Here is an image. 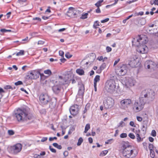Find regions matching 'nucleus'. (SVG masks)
<instances>
[{
	"mask_svg": "<svg viewBox=\"0 0 158 158\" xmlns=\"http://www.w3.org/2000/svg\"><path fill=\"white\" fill-rule=\"evenodd\" d=\"M155 93L152 90H145L141 93L139 101H135L133 106V109L135 112L141 110L145 103H149L153 101L155 98Z\"/></svg>",
	"mask_w": 158,
	"mask_h": 158,
	"instance_id": "nucleus-1",
	"label": "nucleus"
},
{
	"mask_svg": "<svg viewBox=\"0 0 158 158\" xmlns=\"http://www.w3.org/2000/svg\"><path fill=\"white\" fill-rule=\"evenodd\" d=\"M132 42L133 45L138 47L137 50L138 52L142 54L147 53L148 47L144 44L147 41L141 35H138V37L133 38Z\"/></svg>",
	"mask_w": 158,
	"mask_h": 158,
	"instance_id": "nucleus-2",
	"label": "nucleus"
},
{
	"mask_svg": "<svg viewBox=\"0 0 158 158\" xmlns=\"http://www.w3.org/2000/svg\"><path fill=\"white\" fill-rule=\"evenodd\" d=\"M105 88L107 92L115 95L119 94L120 91L118 84L113 79L107 81L105 84Z\"/></svg>",
	"mask_w": 158,
	"mask_h": 158,
	"instance_id": "nucleus-3",
	"label": "nucleus"
},
{
	"mask_svg": "<svg viewBox=\"0 0 158 158\" xmlns=\"http://www.w3.org/2000/svg\"><path fill=\"white\" fill-rule=\"evenodd\" d=\"M121 151L123 156L126 158H134L137 155L135 152V150L127 143L123 144Z\"/></svg>",
	"mask_w": 158,
	"mask_h": 158,
	"instance_id": "nucleus-4",
	"label": "nucleus"
},
{
	"mask_svg": "<svg viewBox=\"0 0 158 158\" xmlns=\"http://www.w3.org/2000/svg\"><path fill=\"white\" fill-rule=\"evenodd\" d=\"M14 116L19 122L29 120L31 118V117L28 114V111L24 109H17L15 111Z\"/></svg>",
	"mask_w": 158,
	"mask_h": 158,
	"instance_id": "nucleus-5",
	"label": "nucleus"
},
{
	"mask_svg": "<svg viewBox=\"0 0 158 158\" xmlns=\"http://www.w3.org/2000/svg\"><path fill=\"white\" fill-rule=\"evenodd\" d=\"M132 100L129 98H125L120 101V108L124 110H127L132 103Z\"/></svg>",
	"mask_w": 158,
	"mask_h": 158,
	"instance_id": "nucleus-6",
	"label": "nucleus"
},
{
	"mask_svg": "<svg viewBox=\"0 0 158 158\" xmlns=\"http://www.w3.org/2000/svg\"><path fill=\"white\" fill-rule=\"evenodd\" d=\"M39 100L42 105H46L50 101L51 97L47 94H42L40 96Z\"/></svg>",
	"mask_w": 158,
	"mask_h": 158,
	"instance_id": "nucleus-7",
	"label": "nucleus"
},
{
	"mask_svg": "<svg viewBox=\"0 0 158 158\" xmlns=\"http://www.w3.org/2000/svg\"><path fill=\"white\" fill-rule=\"evenodd\" d=\"M127 67L125 64H123L122 66H119L116 69V73L119 76H123L127 72Z\"/></svg>",
	"mask_w": 158,
	"mask_h": 158,
	"instance_id": "nucleus-8",
	"label": "nucleus"
},
{
	"mask_svg": "<svg viewBox=\"0 0 158 158\" xmlns=\"http://www.w3.org/2000/svg\"><path fill=\"white\" fill-rule=\"evenodd\" d=\"M114 100L111 98H107L106 101L104 102V106L106 109L111 108L114 106Z\"/></svg>",
	"mask_w": 158,
	"mask_h": 158,
	"instance_id": "nucleus-9",
	"label": "nucleus"
},
{
	"mask_svg": "<svg viewBox=\"0 0 158 158\" xmlns=\"http://www.w3.org/2000/svg\"><path fill=\"white\" fill-rule=\"evenodd\" d=\"M22 148L21 144L17 143L10 147L11 152L14 154H17L20 152Z\"/></svg>",
	"mask_w": 158,
	"mask_h": 158,
	"instance_id": "nucleus-10",
	"label": "nucleus"
},
{
	"mask_svg": "<svg viewBox=\"0 0 158 158\" xmlns=\"http://www.w3.org/2000/svg\"><path fill=\"white\" fill-rule=\"evenodd\" d=\"M40 72L38 71H33L28 73L27 77L29 79H35L39 77Z\"/></svg>",
	"mask_w": 158,
	"mask_h": 158,
	"instance_id": "nucleus-11",
	"label": "nucleus"
},
{
	"mask_svg": "<svg viewBox=\"0 0 158 158\" xmlns=\"http://www.w3.org/2000/svg\"><path fill=\"white\" fill-rule=\"evenodd\" d=\"M58 80L60 85H61L68 84L69 83V79L68 75L65 76L63 78L61 76H59Z\"/></svg>",
	"mask_w": 158,
	"mask_h": 158,
	"instance_id": "nucleus-12",
	"label": "nucleus"
},
{
	"mask_svg": "<svg viewBox=\"0 0 158 158\" xmlns=\"http://www.w3.org/2000/svg\"><path fill=\"white\" fill-rule=\"evenodd\" d=\"M79 110V106L77 105H74L71 106L69 109V111L71 114L73 115L77 114Z\"/></svg>",
	"mask_w": 158,
	"mask_h": 158,
	"instance_id": "nucleus-13",
	"label": "nucleus"
},
{
	"mask_svg": "<svg viewBox=\"0 0 158 158\" xmlns=\"http://www.w3.org/2000/svg\"><path fill=\"white\" fill-rule=\"evenodd\" d=\"M136 83L135 81L132 78H128L126 80L125 85L127 87L134 86Z\"/></svg>",
	"mask_w": 158,
	"mask_h": 158,
	"instance_id": "nucleus-14",
	"label": "nucleus"
},
{
	"mask_svg": "<svg viewBox=\"0 0 158 158\" xmlns=\"http://www.w3.org/2000/svg\"><path fill=\"white\" fill-rule=\"evenodd\" d=\"M156 65V64L151 60H147L144 64V66L145 68L147 67L148 69L150 68H153Z\"/></svg>",
	"mask_w": 158,
	"mask_h": 158,
	"instance_id": "nucleus-15",
	"label": "nucleus"
},
{
	"mask_svg": "<svg viewBox=\"0 0 158 158\" xmlns=\"http://www.w3.org/2000/svg\"><path fill=\"white\" fill-rule=\"evenodd\" d=\"M137 58L136 56H132V58H131L129 62V64L132 67H134L135 66V64L136 63V59Z\"/></svg>",
	"mask_w": 158,
	"mask_h": 158,
	"instance_id": "nucleus-16",
	"label": "nucleus"
},
{
	"mask_svg": "<svg viewBox=\"0 0 158 158\" xmlns=\"http://www.w3.org/2000/svg\"><path fill=\"white\" fill-rule=\"evenodd\" d=\"M61 89V85H54L52 88V89L54 93L56 94H58L60 91Z\"/></svg>",
	"mask_w": 158,
	"mask_h": 158,
	"instance_id": "nucleus-17",
	"label": "nucleus"
},
{
	"mask_svg": "<svg viewBox=\"0 0 158 158\" xmlns=\"http://www.w3.org/2000/svg\"><path fill=\"white\" fill-rule=\"evenodd\" d=\"M49 102V107L51 109L54 108L56 104V100L55 98H51V100Z\"/></svg>",
	"mask_w": 158,
	"mask_h": 158,
	"instance_id": "nucleus-18",
	"label": "nucleus"
},
{
	"mask_svg": "<svg viewBox=\"0 0 158 158\" xmlns=\"http://www.w3.org/2000/svg\"><path fill=\"white\" fill-rule=\"evenodd\" d=\"M100 76L98 75H96L94 79V84H96L97 82L99 81L100 80Z\"/></svg>",
	"mask_w": 158,
	"mask_h": 158,
	"instance_id": "nucleus-19",
	"label": "nucleus"
},
{
	"mask_svg": "<svg viewBox=\"0 0 158 158\" xmlns=\"http://www.w3.org/2000/svg\"><path fill=\"white\" fill-rule=\"evenodd\" d=\"M76 73L80 75H83L84 74V72L82 69H77L76 70Z\"/></svg>",
	"mask_w": 158,
	"mask_h": 158,
	"instance_id": "nucleus-20",
	"label": "nucleus"
},
{
	"mask_svg": "<svg viewBox=\"0 0 158 158\" xmlns=\"http://www.w3.org/2000/svg\"><path fill=\"white\" fill-rule=\"evenodd\" d=\"M106 65L105 63H103V64H102L100 67V70H98V72H97V73H100L101 72V71L103 70L104 68H105L106 67Z\"/></svg>",
	"mask_w": 158,
	"mask_h": 158,
	"instance_id": "nucleus-21",
	"label": "nucleus"
},
{
	"mask_svg": "<svg viewBox=\"0 0 158 158\" xmlns=\"http://www.w3.org/2000/svg\"><path fill=\"white\" fill-rule=\"evenodd\" d=\"M52 145L55 148L59 149H61L62 147L61 145H58L57 143H54Z\"/></svg>",
	"mask_w": 158,
	"mask_h": 158,
	"instance_id": "nucleus-22",
	"label": "nucleus"
},
{
	"mask_svg": "<svg viewBox=\"0 0 158 158\" xmlns=\"http://www.w3.org/2000/svg\"><path fill=\"white\" fill-rule=\"evenodd\" d=\"M103 2V0H100L98 1L95 4V5L97 7H99L102 5V3Z\"/></svg>",
	"mask_w": 158,
	"mask_h": 158,
	"instance_id": "nucleus-23",
	"label": "nucleus"
},
{
	"mask_svg": "<svg viewBox=\"0 0 158 158\" xmlns=\"http://www.w3.org/2000/svg\"><path fill=\"white\" fill-rule=\"evenodd\" d=\"M90 125L88 123V124H86L85 126L84 132L85 133H87V131L90 129Z\"/></svg>",
	"mask_w": 158,
	"mask_h": 158,
	"instance_id": "nucleus-24",
	"label": "nucleus"
},
{
	"mask_svg": "<svg viewBox=\"0 0 158 158\" xmlns=\"http://www.w3.org/2000/svg\"><path fill=\"white\" fill-rule=\"evenodd\" d=\"M108 153V151L106 150H104L101 152L100 154V156H103L106 155Z\"/></svg>",
	"mask_w": 158,
	"mask_h": 158,
	"instance_id": "nucleus-25",
	"label": "nucleus"
},
{
	"mask_svg": "<svg viewBox=\"0 0 158 158\" xmlns=\"http://www.w3.org/2000/svg\"><path fill=\"white\" fill-rule=\"evenodd\" d=\"M83 141V139L81 137H80L78 140L77 145V146L80 145Z\"/></svg>",
	"mask_w": 158,
	"mask_h": 158,
	"instance_id": "nucleus-26",
	"label": "nucleus"
},
{
	"mask_svg": "<svg viewBox=\"0 0 158 158\" xmlns=\"http://www.w3.org/2000/svg\"><path fill=\"white\" fill-rule=\"evenodd\" d=\"M125 123L123 121L120 122L118 125V127H123L125 126Z\"/></svg>",
	"mask_w": 158,
	"mask_h": 158,
	"instance_id": "nucleus-27",
	"label": "nucleus"
},
{
	"mask_svg": "<svg viewBox=\"0 0 158 158\" xmlns=\"http://www.w3.org/2000/svg\"><path fill=\"white\" fill-rule=\"evenodd\" d=\"M44 73L45 74H48L49 75H51L52 74L51 71L50 69H47V70H44Z\"/></svg>",
	"mask_w": 158,
	"mask_h": 158,
	"instance_id": "nucleus-28",
	"label": "nucleus"
},
{
	"mask_svg": "<svg viewBox=\"0 0 158 158\" xmlns=\"http://www.w3.org/2000/svg\"><path fill=\"white\" fill-rule=\"evenodd\" d=\"M127 137V134L126 133H122L120 135V137L122 138H126Z\"/></svg>",
	"mask_w": 158,
	"mask_h": 158,
	"instance_id": "nucleus-29",
	"label": "nucleus"
},
{
	"mask_svg": "<svg viewBox=\"0 0 158 158\" xmlns=\"http://www.w3.org/2000/svg\"><path fill=\"white\" fill-rule=\"evenodd\" d=\"M24 54V51L23 50H20L19 52L17 53L16 54L17 56H19L23 55Z\"/></svg>",
	"mask_w": 158,
	"mask_h": 158,
	"instance_id": "nucleus-30",
	"label": "nucleus"
},
{
	"mask_svg": "<svg viewBox=\"0 0 158 158\" xmlns=\"http://www.w3.org/2000/svg\"><path fill=\"white\" fill-rule=\"evenodd\" d=\"M114 141V139H108L105 142V143L106 144H111L112 142Z\"/></svg>",
	"mask_w": 158,
	"mask_h": 158,
	"instance_id": "nucleus-31",
	"label": "nucleus"
},
{
	"mask_svg": "<svg viewBox=\"0 0 158 158\" xmlns=\"http://www.w3.org/2000/svg\"><path fill=\"white\" fill-rule=\"evenodd\" d=\"M150 155L152 158H153L155 156V153L153 150L150 151Z\"/></svg>",
	"mask_w": 158,
	"mask_h": 158,
	"instance_id": "nucleus-32",
	"label": "nucleus"
},
{
	"mask_svg": "<svg viewBox=\"0 0 158 158\" xmlns=\"http://www.w3.org/2000/svg\"><path fill=\"white\" fill-rule=\"evenodd\" d=\"M88 14V13H85L84 14H82L81 16V19H85L87 18V16Z\"/></svg>",
	"mask_w": 158,
	"mask_h": 158,
	"instance_id": "nucleus-33",
	"label": "nucleus"
},
{
	"mask_svg": "<svg viewBox=\"0 0 158 158\" xmlns=\"http://www.w3.org/2000/svg\"><path fill=\"white\" fill-rule=\"evenodd\" d=\"M128 136L132 139H134L135 138V135L132 133H130L128 135Z\"/></svg>",
	"mask_w": 158,
	"mask_h": 158,
	"instance_id": "nucleus-34",
	"label": "nucleus"
},
{
	"mask_svg": "<svg viewBox=\"0 0 158 158\" xmlns=\"http://www.w3.org/2000/svg\"><path fill=\"white\" fill-rule=\"evenodd\" d=\"M0 31L1 32L5 33L8 32H11V30H6L5 29H2L0 30Z\"/></svg>",
	"mask_w": 158,
	"mask_h": 158,
	"instance_id": "nucleus-35",
	"label": "nucleus"
},
{
	"mask_svg": "<svg viewBox=\"0 0 158 158\" xmlns=\"http://www.w3.org/2000/svg\"><path fill=\"white\" fill-rule=\"evenodd\" d=\"M136 137L137 141L139 142L141 141V139L140 137V136L139 135L137 134V135H136Z\"/></svg>",
	"mask_w": 158,
	"mask_h": 158,
	"instance_id": "nucleus-36",
	"label": "nucleus"
},
{
	"mask_svg": "<svg viewBox=\"0 0 158 158\" xmlns=\"http://www.w3.org/2000/svg\"><path fill=\"white\" fill-rule=\"evenodd\" d=\"M8 133L9 135H13L15 134V132L12 130H9L8 131Z\"/></svg>",
	"mask_w": 158,
	"mask_h": 158,
	"instance_id": "nucleus-37",
	"label": "nucleus"
},
{
	"mask_svg": "<svg viewBox=\"0 0 158 158\" xmlns=\"http://www.w3.org/2000/svg\"><path fill=\"white\" fill-rule=\"evenodd\" d=\"M23 84L22 82L21 81H18L17 82H15V84L16 85H22Z\"/></svg>",
	"mask_w": 158,
	"mask_h": 158,
	"instance_id": "nucleus-38",
	"label": "nucleus"
},
{
	"mask_svg": "<svg viewBox=\"0 0 158 158\" xmlns=\"http://www.w3.org/2000/svg\"><path fill=\"white\" fill-rule=\"evenodd\" d=\"M4 88L5 89H13V88L10 85H6L4 87Z\"/></svg>",
	"mask_w": 158,
	"mask_h": 158,
	"instance_id": "nucleus-39",
	"label": "nucleus"
},
{
	"mask_svg": "<svg viewBox=\"0 0 158 158\" xmlns=\"http://www.w3.org/2000/svg\"><path fill=\"white\" fill-rule=\"evenodd\" d=\"M156 132L155 130H152V131L151 135L155 137L156 135Z\"/></svg>",
	"mask_w": 158,
	"mask_h": 158,
	"instance_id": "nucleus-40",
	"label": "nucleus"
},
{
	"mask_svg": "<svg viewBox=\"0 0 158 158\" xmlns=\"http://www.w3.org/2000/svg\"><path fill=\"white\" fill-rule=\"evenodd\" d=\"M49 149L50 151L52 152L56 153V149L54 148H52V146H49Z\"/></svg>",
	"mask_w": 158,
	"mask_h": 158,
	"instance_id": "nucleus-41",
	"label": "nucleus"
},
{
	"mask_svg": "<svg viewBox=\"0 0 158 158\" xmlns=\"http://www.w3.org/2000/svg\"><path fill=\"white\" fill-rule=\"evenodd\" d=\"M149 148L150 150V151L153 150V144L150 143L149 145Z\"/></svg>",
	"mask_w": 158,
	"mask_h": 158,
	"instance_id": "nucleus-42",
	"label": "nucleus"
},
{
	"mask_svg": "<svg viewBox=\"0 0 158 158\" xmlns=\"http://www.w3.org/2000/svg\"><path fill=\"white\" fill-rule=\"evenodd\" d=\"M84 94V90L81 89H79L78 92V94L82 95Z\"/></svg>",
	"mask_w": 158,
	"mask_h": 158,
	"instance_id": "nucleus-43",
	"label": "nucleus"
},
{
	"mask_svg": "<svg viewBox=\"0 0 158 158\" xmlns=\"http://www.w3.org/2000/svg\"><path fill=\"white\" fill-rule=\"evenodd\" d=\"M106 52H109L111 51L112 48H110L109 46H107L106 48Z\"/></svg>",
	"mask_w": 158,
	"mask_h": 158,
	"instance_id": "nucleus-44",
	"label": "nucleus"
},
{
	"mask_svg": "<svg viewBox=\"0 0 158 158\" xmlns=\"http://www.w3.org/2000/svg\"><path fill=\"white\" fill-rule=\"evenodd\" d=\"M65 56L66 58H69L72 57V55L70 54L69 53H67L65 54Z\"/></svg>",
	"mask_w": 158,
	"mask_h": 158,
	"instance_id": "nucleus-45",
	"label": "nucleus"
},
{
	"mask_svg": "<svg viewBox=\"0 0 158 158\" xmlns=\"http://www.w3.org/2000/svg\"><path fill=\"white\" fill-rule=\"evenodd\" d=\"M109 20V19L108 18H106L105 19L102 20L101 21V22L102 23H105V22H108Z\"/></svg>",
	"mask_w": 158,
	"mask_h": 158,
	"instance_id": "nucleus-46",
	"label": "nucleus"
},
{
	"mask_svg": "<svg viewBox=\"0 0 158 158\" xmlns=\"http://www.w3.org/2000/svg\"><path fill=\"white\" fill-rule=\"evenodd\" d=\"M59 55L62 57L64 56V52L60 50L59 52Z\"/></svg>",
	"mask_w": 158,
	"mask_h": 158,
	"instance_id": "nucleus-47",
	"label": "nucleus"
},
{
	"mask_svg": "<svg viewBox=\"0 0 158 158\" xmlns=\"http://www.w3.org/2000/svg\"><path fill=\"white\" fill-rule=\"evenodd\" d=\"M136 16V14H135L134 15L132 14L131 15H129V16L127 17L126 19L127 20H128L131 18L133 16Z\"/></svg>",
	"mask_w": 158,
	"mask_h": 158,
	"instance_id": "nucleus-48",
	"label": "nucleus"
},
{
	"mask_svg": "<svg viewBox=\"0 0 158 158\" xmlns=\"http://www.w3.org/2000/svg\"><path fill=\"white\" fill-rule=\"evenodd\" d=\"M137 119L138 121L141 122L142 121L143 118H142L140 116H137Z\"/></svg>",
	"mask_w": 158,
	"mask_h": 158,
	"instance_id": "nucleus-49",
	"label": "nucleus"
},
{
	"mask_svg": "<svg viewBox=\"0 0 158 158\" xmlns=\"http://www.w3.org/2000/svg\"><path fill=\"white\" fill-rule=\"evenodd\" d=\"M97 8L96 10V12L97 13H101V10L99 7H97Z\"/></svg>",
	"mask_w": 158,
	"mask_h": 158,
	"instance_id": "nucleus-50",
	"label": "nucleus"
},
{
	"mask_svg": "<svg viewBox=\"0 0 158 158\" xmlns=\"http://www.w3.org/2000/svg\"><path fill=\"white\" fill-rule=\"evenodd\" d=\"M97 59L99 61L102 60L103 61H104V60L103 59V57L102 56H100L98 57L97 58Z\"/></svg>",
	"mask_w": 158,
	"mask_h": 158,
	"instance_id": "nucleus-51",
	"label": "nucleus"
},
{
	"mask_svg": "<svg viewBox=\"0 0 158 158\" xmlns=\"http://www.w3.org/2000/svg\"><path fill=\"white\" fill-rule=\"evenodd\" d=\"M130 125L133 127H135V125L134 124V122L132 121L130 122Z\"/></svg>",
	"mask_w": 158,
	"mask_h": 158,
	"instance_id": "nucleus-52",
	"label": "nucleus"
},
{
	"mask_svg": "<svg viewBox=\"0 0 158 158\" xmlns=\"http://www.w3.org/2000/svg\"><path fill=\"white\" fill-rule=\"evenodd\" d=\"M57 139V137H50L49 138V140L50 141H52L54 139Z\"/></svg>",
	"mask_w": 158,
	"mask_h": 158,
	"instance_id": "nucleus-53",
	"label": "nucleus"
},
{
	"mask_svg": "<svg viewBox=\"0 0 158 158\" xmlns=\"http://www.w3.org/2000/svg\"><path fill=\"white\" fill-rule=\"evenodd\" d=\"M48 139V138L47 137H43L41 139V141L42 142H44L46 141Z\"/></svg>",
	"mask_w": 158,
	"mask_h": 158,
	"instance_id": "nucleus-54",
	"label": "nucleus"
},
{
	"mask_svg": "<svg viewBox=\"0 0 158 158\" xmlns=\"http://www.w3.org/2000/svg\"><path fill=\"white\" fill-rule=\"evenodd\" d=\"M155 26L158 28V20L154 22Z\"/></svg>",
	"mask_w": 158,
	"mask_h": 158,
	"instance_id": "nucleus-55",
	"label": "nucleus"
},
{
	"mask_svg": "<svg viewBox=\"0 0 158 158\" xmlns=\"http://www.w3.org/2000/svg\"><path fill=\"white\" fill-rule=\"evenodd\" d=\"M63 155L65 157L67 156L68 155V152L67 151H65L63 153Z\"/></svg>",
	"mask_w": 158,
	"mask_h": 158,
	"instance_id": "nucleus-56",
	"label": "nucleus"
},
{
	"mask_svg": "<svg viewBox=\"0 0 158 158\" xmlns=\"http://www.w3.org/2000/svg\"><path fill=\"white\" fill-rule=\"evenodd\" d=\"M119 60H120L119 59H118L117 60H115L114 62V66L115 65H116L118 62L119 61Z\"/></svg>",
	"mask_w": 158,
	"mask_h": 158,
	"instance_id": "nucleus-57",
	"label": "nucleus"
},
{
	"mask_svg": "<svg viewBox=\"0 0 158 158\" xmlns=\"http://www.w3.org/2000/svg\"><path fill=\"white\" fill-rule=\"evenodd\" d=\"M88 140L90 143H92L93 142V139L91 137L88 138Z\"/></svg>",
	"mask_w": 158,
	"mask_h": 158,
	"instance_id": "nucleus-58",
	"label": "nucleus"
},
{
	"mask_svg": "<svg viewBox=\"0 0 158 158\" xmlns=\"http://www.w3.org/2000/svg\"><path fill=\"white\" fill-rule=\"evenodd\" d=\"M135 14H136V15H142L143 14V12L141 11V12H139V13H138L137 14H136V13H135Z\"/></svg>",
	"mask_w": 158,
	"mask_h": 158,
	"instance_id": "nucleus-59",
	"label": "nucleus"
},
{
	"mask_svg": "<svg viewBox=\"0 0 158 158\" xmlns=\"http://www.w3.org/2000/svg\"><path fill=\"white\" fill-rule=\"evenodd\" d=\"M33 20H38L39 21H41V19L39 17H35L33 19Z\"/></svg>",
	"mask_w": 158,
	"mask_h": 158,
	"instance_id": "nucleus-60",
	"label": "nucleus"
},
{
	"mask_svg": "<svg viewBox=\"0 0 158 158\" xmlns=\"http://www.w3.org/2000/svg\"><path fill=\"white\" fill-rule=\"evenodd\" d=\"M20 90L23 91H24L27 94H28V92L26 91V90L25 89L23 88H22L20 89Z\"/></svg>",
	"mask_w": 158,
	"mask_h": 158,
	"instance_id": "nucleus-61",
	"label": "nucleus"
},
{
	"mask_svg": "<svg viewBox=\"0 0 158 158\" xmlns=\"http://www.w3.org/2000/svg\"><path fill=\"white\" fill-rule=\"evenodd\" d=\"M149 139L150 142H153L154 141V139L151 137H149Z\"/></svg>",
	"mask_w": 158,
	"mask_h": 158,
	"instance_id": "nucleus-62",
	"label": "nucleus"
},
{
	"mask_svg": "<svg viewBox=\"0 0 158 158\" xmlns=\"http://www.w3.org/2000/svg\"><path fill=\"white\" fill-rule=\"evenodd\" d=\"M154 2L155 5H158V0H154Z\"/></svg>",
	"mask_w": 158,
	"mask_h": 158,
	"instance_id": "nucleus-63",
	"label": "nucleus"
},
{
	"mask_svg": "<svg viewBox=\"0 0 158 158\" xmlns=\"http://www.w3.org/2000/svg\"><path fill=\"white\" fill-rule=\"evenodd\" d=\"M65 30V28H61V29H59L58 30V31L59 32H60L63 31H64Z\"/></svg>",
	"mask_w": 158,
	"mask_h": 158,
	"instance_id": "nucleus-64",
	"label": "nucleus"
}]
</instances>
